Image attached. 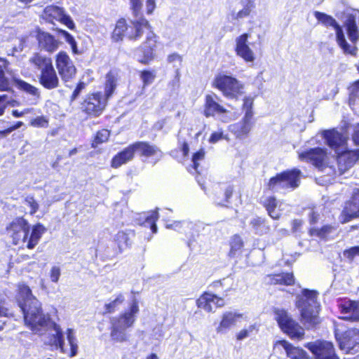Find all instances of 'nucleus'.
Masks as SVG:
<instances>
[{
	"label": "nucleus",
	"mask_w": 359,
	"mask_h": 359,
	"mask_svg": "<svg viewBox=\"0 0 359 359\" xmlns=\"http://www.w3.org/2000/svg\"><path fill=\"white\" fill-rule=\"evenodd\" d=\"M17 301L23 313L25 325L34 334H42L43 332L50 330L54 332L51 337H63L60 327L51 320L48 313L43 312L41 303L32 295L28 286L19 285Z\"/></svg>",
	"instance_id": "obj_1"
},
{
	"label": "nucleus",
	"mask_w": 359,
	"mask_h": 359,
	"mask_svg": "<svg viewBox=\"0 0 359 359\" xmlns=\"http://www.w3.org/2000/svg\"><path fill=\"white\" fill-rule=\"evenodd\" d=\"M322 135L337 154V169L333 171L334 175L345 173L359 160V149L348 150L346 138L334 129L324 130Z\"/></svg>",
	"instance_id": "obj_2"
},
{
	"label": "nucleus",
	"mask_w": 359,
	"mask_h": 359,
	"mask_svg": "<svg viewBox=\"0 0 359 359\" xmlns=\"http://www.w3.org/2000/svg\"><path fill=\"white\" fill-rule=\"evenodd\" d=\"M130 6L135 19L130 22V25L123 18L117 21L111 36L114 41H121L123 36L130 40H138L144 30L149 29L148 21L142 15V0H130Z\"/></svg>",
	"instance_id": "obj_3"
},
{
	"label": "nucleus",
	"mask_w": 359,
	"mask_h": 359,
	"mask_svg": "<svg viewBox=\"0 0 359 359\" xmlns=\"http://www.w3.org/2000/svg\"><path fill=\"white\" fill-rule=\"evenodd\" d=\"M296 306L300 311L302 322L308 327L319 323L320 304L317 292L304 290L302 294L297 297Z\"/></svg>",
	"instance_id": "obj_4"
},
{
	"label": "nucleus",
	"mask_w": 359,
	"mask_h": 359,
	"mask_svg": "<svg viewBox=\"0 0 359 359\" xmlns=\"http://www.w3.org/2000/svg\"><path fill=\"white\" fill-rule=\"evenodd\" d=\"M29 62L39 70V82L44 88L52 90L59 87L60 79L50 57L35 53L29 58Z\"/></svg>",
	"instance_id": "obj_5"
},
{
	"label": "nucleus",
	"mask_w": 359,
	"mask_h": 359,
	"mask_svg": "<svg viewBox=\"0 0 359 359\" xmlns=\"http://www.w3.org/2000/svg\"><path fill=\"white\" fill-rule=\"evenodd\" d=\"M315 18L326 27H332L336 31V39L339 46L342 49L344 54L355 55L358 48L355 46H350L346 40L344 31L341 27L337 23L334 18L326 13L320 11L314 12Z\"/></svg>",
	"instance_id": "obj_6"
},
{
	"label": "nucleus",
	"mask_w": 359,
	"mask_h": 359,
	"mask_svg": "<svg viewBox=\"0 0 359 359\" xmlns=\"http://www.w3.org/2000/svg\"><path fill=\"white\" fill-rule=\"evenodd\" d=\"M299 175L300 171L297 169L281 172L276 177H271L267 187L273 191L294 189L299 186Z\"/></svg>",
	"instance_id": "obj_7"
},
{
	"label": "nucleus",
	"mask_w": 359,
	"mask_h": 359,
	"mask_svg": "<svg viewBox=\"0 0 359 359\" xmlns=\"http://www.w3.org/2000/svg\"><path fill=\"white\" fill-rule=\"evenodd\" d=\"M213 86L222 91L225 97L229 98H237L244 93L243 83L231 76H217L213 81Z\"/></svg>",
	"instance_id": "obj_8"
},
{
	"label": "nucleus",
	"mask_w": 359,
	"mask_h": 359,
	"mask_svg": "<svg viewBox=\"0 0 359 359\" xmlns=\"http://www.w3.org/2000/svg\"><path fill=\"white\" fill-rule=\"evenodd\" d=\"M274 318L280 330L289 337H303L304 329L283 309L276 308L273 311Z\"/></svg>",
	"instance_id": "obj_9"
},
{
	"label": "nucleus",
	"mask_w": 359,
	"mask_h": 359,
	"mask_svg": "<svg viewBox=\"0 0 359 359\" xmlns=\"http://www.w3.org/2000/svg\"><path fill=\"white\" fill-rule=\"evenodd\" d=\"M304 347L311 352L313 359H340L331 341L317 339L306 343Z\"/></svg>",
	"instance_id": "obj_10"
},
{
	"label": "nucleus",
	"mask_w": 359,
	"mask_h": 359,
	"mask_svg": "<svg viewBox=\"0 0 359 359\" xmlns=\"http://www.w3.org/2000/svg\"><path fill=\"white\" fill-rule=\"evenodd\" d=\"M138 312V302L136 299H134L128 311L119 317L111 319L112 334L123 333L126 329L131 327L135 321V316Z\"/></svg>",
	"instance_id": "obj_11"
},
{
	"label": "nucleus",
	"mask_w": 359,
	"mask_h": 359,
	"mask_svg": "<svg viewBox=\"0 0 359 359\" xmlns=\"http://www.w3.org/2000/svg\"><path fill=\"white\" fill-rule=\"evenodd\" d=\"M107 104V98L101 93L88 95L81 104L82 111L92 117L99 116Z\"/></svg>",
	"instance_id": "obj_12"
},
{
	"label": "nucleus",
	"mask_w": 359,
	"mask_h": 359,
	"mask_svg": "<svg viewBox=\"0 0 359 359\" xmlns=\"http://www.w3.org/2000/svg\"><path fill=\"white\" fill-rule=\"evenodd\" d=\"M55 65L58 74L64 82L67 83L75 76L76 69L66 52L60 51L57 54Z\"/></svg>",
	"instance_id": "obj_13"
},
{
	"label": "nucleus",
	"mask_w": 359,
	"mask_h": 359,
	"mask_svg": "<svg viewBox=\"0 0 359 359\" xmlns=\"http://www.w3.org/2000/svg\"><path fill=\"white\" fill-rule=\"evenodd\" d=\"M45 20L53 23L54 20L60 22L68 28L73 29L74 23L69 15H67L62 8L57 6L50 5L46 6L41 15Z\"/></svg>",
	"instance_id": "obj_14"
},
{
	"label": "nucleus",
	"mask_w": 359,
	"mask_h": 359,
	"mask_svg": "<svg viewBox=\"0 0 359 359\" xmlns=\"http://www.w3.org/2000/svg\"><path fill=\"white\" fill-rule=\"evenodd\" d=\"M156 46V40L155 34L149 31L147 35L146 41L141 46L136 53V56L140 62L147 64L154 57V51Z\"/></svg>",
	"instance_id": "obj_15"
},
{
	"label": "nucleus",
	"mask_w": 359,
	"mask_h": 359,
	"mask_svg": "<svg viewBox=\"0 0 359 359\" xmlns=\"http://www.w3.org/2000/svg\"><path fill=\"white\" fill-rule=\"evenodd\" d=\"M327 156L326 150L320 147L299 152V158L302 161L310 162L316 167L323 169Z\"/></svg>",
	"instance_id": "obj_16"
},
{
	"label": "nucleus",
	"mask_w": 359,
	"mask_h": 359,
	"mask_svg": "<svg viewBox=\"0 0 359 359\" xmlns=\"http://www.w3.org/2000/svg\"><path fill=\"white\" fill-rule=\"evenodd\" d=\"M249 34H243L238 36L236 41L235 51L236 55L243 59L246 62H254L255 56L253 50L250 48L248 42Z\"/></svg>",
	"instance_id": "obj_17"
},
{
	"label": "nucleus",
	"mask_w": 359,
	"mask_h": 359,
	"mask_svg": "<svg viewBox=\"0 0 359 359\" xmlns=\"http://www.w3.org/2000/svg\"><path fill=\"white\" fill-rule=\"evenodd\" d=\"M134 144L137 153L142 156L151 158L154 164L163 157V152L156 145L146 142H137Z\"/></svg>",
	"instance_id": "obj_18"
},
{
	"label": "nucleus",
	"mask_w": 359,
	"mask_h": 359,
	"mask_svg": "<svg viewBox=\"0 0 359 359\" xmlns=\"http://www.w3.org/2000/svg\"><path fill=\"white\" fill-rule=\"evenodd\" d=\"M255 125L254 118L248 115L244 116L241 121L229 126V130L233 133L237 138L243 139L247 137Z\"/></svg>",
	"instance_id": "obj_19"
},
{
	"label": "nucleus",
	"mask_w": 359,
	"mask_h": 359,
	"mask_svg": "<svg viewBox=\"0 0 359 359\" xmlns=\"http://www.w3.org/2000/svg\"><path fill=\"white\" fill-rule=\"evenodd\" d=\"M215 302L216 307H222L225 305V301L223 297H218L216 294L204 292L196 300V305L198 308L203 309L207 312H212V306H210V302Z\"/></svg>",
	"instance_id": "obj_20"
},
{
	"label": "nucleus",
	"mask_w": 359,
	"mask_h": 359,
	"mask_svg": "<svg viewBox=\"0 0 359 359\" xmlns=\"http://www.w3.org/2000/svg\"><path fill=\"white\" fill-rule=\"evenodd\" d=\"M39 46L41 50L52 53L56 51L61 42L48 32H39L37 34Z\"/></svg>",
	"instance_id": "obj_21"
},
{
	"label": "nucleus",
	"mask_w": 359,
	"mask_h": 359,
	"mask_svg": "<svg viewBox=\"0 0 359 359\" xmlns=\"http://www.w3.org/2000/svg\"><path fill=\"white\" fill-rule=\"evenodd\" d=\"M243 314L236 311H226L223 313L221 322L217 327L218 334H225L226 331L234 326L236 322L243 318Z\"/></svg>",
	"instance_id": "obj_22"
},
{
	"label": "nucleus",
	"mask_w": 359,
	"mask_h": 359,
	"mask_svg": "<svg viewBox=\"0 0 359 359\" xmlns=\"http://www.w3.org/2000/svg\"><path fill=\"white\" fill-rule=\"evenodd\" d=\"M343 214L346 217L344 222L359 217V189L353 191L351 200L346 204Z\"/></svg>",
	"instance_id": "obj_23"
},
{
	"label": "nucleus",
	"mask_w": 359,
	"mask_h": 359,
	"mask_svg": "<svg viewBox=\"0 0 359 359\" xmlns=\"http://www.w3.org/2000/svg\"><path fill=\"white\" fill-rule=\"evenodd\" d=\"M341 311L345 316L344 319L353 321L359 320V302L345 300L339 304Z\"/></svg>",
	"instance_id": "obj_24"
},
{
	"label": "nucleus",
	"mask_w": 359,
	"mask_h": 359,
	"mask_svg": "<svg viewBox=\"0 0 359 359\" xmlns=\"http://www.w3.org/2000/svg\"><path fill=\"white\" fill-rule=\"evenodd\" d=\"M54 338L53 344L60 348L63 353L67 354L69 357L76 355L77 353L76 338Z\"/></svg>",
	"instance_id": "obj_25"
},
{
	"label": "nucleus",
	"mask_w": 359,
	"mask_h": 359,
	"mask_svg": "<svg viewBox=\"0 0 359 359\" xmlns=\"http://www.w3.org/2000/svg\"><path fill=\"white\" fill-rule=\"evenodd\" d=\"M135 152V144H130L112 158L111 162V167L117 168L130 161L133 158Z\"/></svg>",
	"instance_id": "obj_26"
},
{
	"label": "nucleus",
	"mask_w": 359,
	"mask_h": 359,
	"mask_svg": "<svg viewBox=\"0 0 359 359\" xmlns=\"http://www.w3.org/2000/svg\"><path fill=\"white\" fill-rule=\"evenodd\" d=\"M214 97H217L215 95H207L205 96L204 114L206 117L214 116L216 114H225L226 112V109L218 104Z\"/></svg>",
	"instance_id": "obj_27"
},
{
	"label": "nucleus",
	"mask_w": 359,
	"mask_h": 359,
	"mask_svg": "<svg viewBox=\"0 0 359 359\" xmlns=\"http://www.w3.org/2000/svg\"><path fill=\"white\" fill-rule=\"evenodd\" d=\"M13 80L19 90L32 96L31 104H36L41 95L39 88L20 79L13 78Z\"/></svg>",
	"instance_id": "obj_28"
},
{
	"label": "nucleus",
	"mask_w": 359,
	"mask_h": 359,
	"mask_svg": "<svg viewBox=\"0 0 359 359\" xmlns=\"http://www.w3.org/2000/svg\"><path fill=\"white\" fill-rule=\"evenodd\" d=\"M251 231L259 236L267 234L271 231V226L268 221L261 217H255L252 218L249 223Z\"/></svg>",
	"instance_id": "obj_29"
},
{
	"label": "nucleus",
	"mask_w": 359,
	"mask_h": 359,
	"mask_svg": "<svg viewBox=\"0 0 359 359\" xmlns=\"http://www.w3.org/2000/svg\"><path fill=\"white\" fill-rule=\"evenodd\" d=\"M279 343L283 346L287 357L290 359H311V357L303 348L294 347L285 340H280Z\"/></svg>",
	"instance_id": "obj_30"
},
{
	"label": "nucleus",
	"mask_w": 359,
	"mask_h": 359,
	"mask_svg": "<svg viewBox=\"0 0 359 359\" xmlns=\"http://www.w3.org/2000/svg\"><path fill=\"white\" fill-rule=\"evenodd\" d=\"M135 236L133 231H118L114 236V241L117 245L119 252H121L128 248L132 243L131 239Z\"/></svg>",
	"instance_id": "obj_31"
},
{
	"label": "nucleus",
	"mask_w": 359,
	"mask_h": 359,
	"mask_svg": "<svg viewBox=\"0 0 359 359\" xmlns=\"http://www.w3.org/2000/svg\"><path fill=\"white\" fill-rule=\"evenodd\" d=\"M339 348L345 353L359 351V338H337Z\"/></svg>",
	"instance_id": "obj_32"
},
{
	"label": "nucleus",
	"mask_w": 359,
	"mask_h": 359,
	"mask_svg": "<svg viewBox=\"0 0 359 359\" xmlns=\"http://www.w3.org/2000/svg\"><path fill=\"white\" fill-rule=\"evenodd\" d=\"M46 231V229L40 223L34 225L26 247L29 249H33L39 243L42 235Z\"/></svg>",
	"instance_id": "obj_33"
},
{
	"label": "nucleus",
	"mask_w": 359,
	"mask_h": 359,
	"mask_svg": "<svg viewBox=\"0 0 359 359\" xmlns=\"http://www.w3.org/2000/svg\"><path fill=\"white\" fill-rule=\"evenodd\" d=\"M266 281L270 284H280L290 285L294 283V278L292 273H283L269 276Z\"/></svg>",
	"instance_id": "obj_34"
},
{
	"label": "nucleus",
	"mask_w": 359,
	"mask_h": 359,
	"mask_svg": "<svg viewBox=\"0 0 359 359\" xmlns=\"http://www.w3.org/2000/svg\"><path fill=\"white\" fill-rule=\"evenodd\" d=\"M350 41L355 43L359 39V31L356 25L355 17L350 15L344 22Z\"/></svg>",
	"instance_id": "obj_35"
},
{
	"label": "nucleus",
	"mask_w": 359,
	"mask_h": 359,
	"mask_svg": "<svg viewBox=\"0 0 359 359\" xmlns=\"http://www.w3.org/2000/svg\"><path fill=\"white\" fill-rule=\"evenodd\" d=\"M30 227L28 222L22 217H18L14 219L7 226L6 229L10 236L18 233L24 229H27Z\"/></svg>",
	"instance_id": "obj_36"
},
{
	"label": "nucleus",
	"mask_w": 359,
	"mask_h": 359,
	"mask_svg": "<svg viewBox=\"0 0 359 359\" xmlns=\"http://www.w3.org/2000/svg\"><path fill=\"white\" fill-rule=\"evenodd\" d=\"M335 231L330 225H325L320 229L312 227L309 230L311 236H316L320 239H327L328 236Z\"/></svg>",
	"instance_id": "obj_37"
},
{
	"label": "nucleus",
	"mask_w": 359,
	"mask_h": 359,
	"mask_svg": "<svg viewBox=\"0 0 359 359\" xmlns=\"http://www.w3.org/2000/svg\"><path fill=\"white\" fill-rule=\"evenodd\" d=\"M117 79L116 75L110 72L106 76L105 98H109L114 93L116 87Z\"/></svg>",
	"instance_id": "obj_38"
},
{
	"label": "nucleus",
	"mask_w": 359,
	"mask_h": 359,
	"mask_svg": "<svg viewBox=\"0 0 359 359\" xmlns=\"http://www.w3.org/2000/svg\"><path fill=\"white\" fill-rule=\"evenodd\" d=\"M30 227L27 228V229H24L20 231V232H18V233L11 236L13 238V243L15 245H20L21 246H26L27 243V238L29 233Z\"/></svg>",
	"instance_id": "obj_39"
},
{
	"label": "nucleus",
	"mask_w": 359,
	"mask_h": 359,
	"mask_svg": "<svg viewBox=\"0 0 359 359\" xmlns=\"http://www.w3.org/2000/svg\"><path fill=\"white\" fill-rule=\"evenodd\" d=\"M158 217V213L157 211H151L144 214V225H149L151 230L154 233L157 232V226L156 222Z\"/></svg>",
	"instance_id": "obj_40"
},
{
	"label": "nucleus",
	"mask_w": 359,
	"mask_h": 359,
	"mask_svg": "<svg viewBox=\"0 0 359 359\" xmlns=\"http://www.w3.org/2000/svg\"><path fill=\"white\" fill-rule=\"evenodd\" d=\"M125 301V297L123 294L119 293L116 296V298L111 302L104 305L105 313H113L116 309L123 304Z\"/></svg>",
	"instance_id": "obj_41"
},
{
	"label": "nucleus",
	"mask_w": 359,
	"mask_h": 359,
	"mask_svg": "<svg viewBox=\"0 0 359 359\" xmlns=\"http://www.w3.org/2000/svg\"><path fill=\"white\" fill-rule=\"evenodd\" d=\"M156 72L149 70H143L140 72V77L143 83V88L151 85L156 79Z\"/></svg>",
	"instance_id": "obj_42"
},
{
	"label": "nucleus",
	"mask_w": 359,
	"mask_h": 359,
	"mask_svg": "<svg viewBox=\"0 0 359 359\" xmlns=\"http://www.w3.org/2000/svg\"><path fill=\"white\" fill-rule=\"evenodd\" d=\"M231 250L229 254L231 256H235L243 246V243L239 236L235 235L232 237L230 243Z\"/></svg>",
	"instance_id": "obj_43"
},
{
	"label": "nucleus",
	"mask_w": 359,
	"mask_h": 359,
	"mask_svg": "<svg viewBox=\"0 0 359 359\" xmlns=\"http://www.w3.org/2000/svg\"><path fill=\"white\" fill-rule=\"evenodd\" d=\"M109 135L110 132L107 129H102L98 131L92 144L93 147H96L97 144L107 142Z\"/></svg>",
	"instance_id": "obj_44"
},
{
	"label": "nucleus",
	"mask_w": 359,
	"mask_h": 359,
	"mask_svg": "<svg viewBox=\"0 0 359 359\" xmlns=\"http://www.w3.org/2000/svg\"><path fill=\"white\" fill-rule=\"evenodd\" d=\"M192 226H193V224L188 221H183V222L175 221L172 224H165V227L167 229H174L175 230H177V231H180L181 229H184L187 227L191 228ZM182 231L185 233H187L185 229H182Z\"/></svg>",
	"instance_id": "obj_45"
},
{
	"label": "nucleus",
	"mask_w": 359,
	"mask_h": 359,
	"mask_svg": "<svg viewBox=\"0 0 359 359\" xmlns=\"http://www.w3.org/2000/svg\"><path fill=\"white\" fill-rule=\"evenodd\" d=\"M253 98L250 97H245L243 100V110L245 112L244 116L249 114L250 118H254V113L252 111Z\"/></svg>",
	"instance_id": "obj_46"
},
{
	"label": "nucleus",
	"mask_w": 359,
	"mask_h": 359,
	"mask_svg": "<svg viewBox=\"0 0 359 359\" xmlns=\"http://www.w3.org/2000/svg\"><path fill=\"white\" fill-rule=\"evenodd\" d=\"M254 7L255 4L248 2L243 8L235 15L234 19L239 20L248 17Z\"/></svg>",
	"instance_id": "obj_47"
},
{
	"label": "nucleus",
	"mask_w": 359,
	"mask_h": 359,
	"mask_svg": "<svg viewBox=\"0 0 359 359\" xmlns=\"http://www.w3.org/2000/svg\"><path fill=\"white\" fill-rule=\"evenodd\" d=\"M258 334V326L257 324L251 325L247 328L242 330L237 337H250Z\"/></svg>",
	"instance_id": "obj_48"
},
{
	"label": "nucleus",
	"mask_w": 359,
	"mask_h": 359,
	"mask_svg": "<svg viewBox=\"0 0 359 359\" xmlns=\"http://www.w3.org/2000/svg\"><path fill=\"white\" fill-rule=\"evenodd\" d=\"M25 204L28 205L31 210H30V214L33 215L39 209V204L37 202L34 200L33 196H27L25 200Z\"/></svg>",
	"instance_id": "obj_49"
},
{
	"label": "nucleus",
	"mask_w": 359,
	"mask_h": 359,
	"mask_svg": "<svg viewBox=\"0 0 359 359\" xmlns=\"http://www.w3.org/2000/svg\"><path fill=\"white\" fill-rule=\"evenodd\" d=\"M344 257L352 261L355 257L359 256V246H354L344 252Z\"/></svg>",
	"instance_id": "obj_50"
},
{
	"label": "nucleus",
	"mask_w": 359,
	"mask_h": 359,
	"mask_svg": "<svg viewBox=\"0 0 359 359\" xmlns=\"http://www.w3.org/2000/svg\"><path fill=\"white\" fill-rule=\"evenodd\" d=\"M205 156V151L203 149L199 150L196 153H195L192 156V162L194 164V170H197L199 161H202Z\"/></svg>",
	"instance_id": "obj_51"
},
{
	"label": "nucleus",
	"mask_w": 359,
	"mask_h": 359,
	"mask_svg": "<svg viewBox=\"0 0 359 359\" xmlns=\"http://www.w3.org/2000/svg\"><path fill=\"white\" fill-rule=\"evenodd\" d=\"M62 34L65 36L66 41L71 46L73 52L76 53L77 52L76 42L74 38L66 31H62Z\"/></svg>",
	"instance_id": "obj_52"
},
{
	"label": "nucleus",
	"mask_w": 359,
	"mask_h": 359,
	"mask_svg": "<svg viewBox=\"0 0 359 359\" xmlns=\"http://www.w3.org/2000/svg\"><path fill=\"white\" fill-rule=\"evenodd\" d=\"M61 272L59 266H54L52 267L50 273V277L51 281L57 283L60 278Z\"/></svg>",
	"instance_id": "obj_53"
},
{
	"label": "nucleus",
	"mask_w": 359,
	"mask_h": 359,
	"mask_svg": "<svg viewBox=\"0 0 359 359\" xmlns=\"http://www.w3.org/2000/svg\"><path fill=\"white\" fill-rule=\"evenodd\" d=\"M226 138L223 134L222 130H219L218 131L214 132L210 137L209 142L210 143H216L220 140Z\"/></svg>",
	"instance_id": "obj_54"
},
{
	"label": "nucleus",
	"mask_w": 359,
	"mask_h": 359,
	"mask_svg": "<svg viewBox=\"0 0 359 359\" xmlns=\"http://www.w3.org/2000/svg\"><path fill=\"white\" fill-rule=\"evenodd\" d=\"M31 123L35 127H47L48 121L43 116H39L34 118Z\"/></svg>",
	"instance_id": "obj_55"
},
{
	"label": "nucleus",
	"mask_w": 359,
	"mask_h": 359,
	"mask_svg": "<svg viewBox=\"0 0 359 359\" xmlns=\"http://www.w3.org/2000/svg\"><path fill=\"white\" fill-rule=\"evenodd\" d=\"M86 87V84L83 83V82H80L77 86L76 87V88L74 89L72 95V100H75L78 97L79 95H80L81 92L82 91V90H83Z\"/></svg>",
	"instance_id": "obj_56"
},
{
	"label": "nucleus",
	"mask_w": 359,
	"mask_h": 359,
	"mask_svg": "<svg viewBox=\"0 0 359 359\" xmlns=\"http://www.w3.org/2000/svg\"><path fill=\"white\" fill-rule=\"evenodd\" d=\"M10 90V83L5 75L0 76V90L8 91Z\"/></svg>",
	"instance_id": "obj_57"
},
{
	"label": "nucleus",
	"mask_w": 359,
	"mask_h": 359,
	"mask_svg": "<svg viewBox=\"0 0 359 359\" xmlns=\"http://www.w3.org/2000/svg\"><path fill=\"white\" fill-rule=\"evenodd\" d=\"M309 222L311 224H316L320 219V214L316 210L312 209L309 214Z\"/></svg>",
	"instance_id": "obj_58"
},
{
	"label": "nucleus",
	"mask_w": 359,
	"mask_h": 359,
	"mask_svg": "<svg viewBox=\"0 0 359 359\" xmlns=\"http://www.w3.org/2000/svg\"><path fill=\"white\" fill-rule=\"evenodd\" d=\"M172 90H176L180 87V74L179 71L177 70L175 78L169 83Z\"/></svg>",
	"instance_id": "obj_59"
},
{
	"label": "nucleus",
	"mask_w": 359,
	"mask_h": 359,
	"mask_svg": "<svg viewBox=\"0 0 359 359\" xmlns=\"http://www.w3.org/2000/svg\"><path fill=\"white\" fill-rule=\"evenodd\" d=\"M11 315L10 310L6 307L5 302L0 300V316L8 317Z\"/></svg>",
	"instance_id": "obj_60"
},
{
	"label": "nucleus",
	"mask_w": 359,
	"mask_h": 359,
	"mask_svg": "<svg viewBox=\"0 0 359 359\" xmlns=\"http://www.w3.org/2000/svg\"><path fill=\"white\" fill-rule=\"evenodd\" d=\"M182 61V57L177 53H172L168 55V62L170 63H173L175 62H178L180 64Z\"/></svg>",
	"instance_id": "obj_61"
},
{
	"label": "nucleus",
	"mask_w": 359,
	"mask_h": 359,
	"mask_svg": "<svg viewBox=\"0 0 359 359\" xmlns=\"http://www.w3.org/2000/svg\"><path fill=\"white\" fill-rule=\"evenodd\" d=\"M266 208L267 211L276 208V200L273 197L269 198L266 203Z\"/></svg>",
	"instance_id": "obj_62"
},
{
	"label": "nucleus",
	"mask_w": 359,
	"mask_h": 359,
	"mask_svg": "<svg viewBox=\"0 0 359 359\" xmlns=\"http://www.w3.org/2000/svg\"><path fill=\"white\" fill-rule=\"evenodd\" d=\"M156 8L155 0H147L146 9L148 14H151Z\"/></svg>",
	"instance_id": "obj_63"
},
{
	"label": "nucleus",
	"mask_w": 359,
	"mask_h": 359,
	"mask_svg": "<svg viewBox=\"0 0 359 359\" xmlns=\"http://www.w3.org/2000/svg\"><path fill=\"white\" fill-rule=\"evenodd\" d=\"M352 138L354 143L359 145V124L355 126Z\"/></svg>",
	"instance_id": "obj_64"
}]
</instances>
